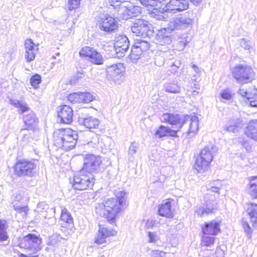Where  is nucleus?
I'll return each mask as SVG.
<instances>
[{
    "instance_id": "41",
    "label": "nucleus",
    "mask_w": 257,
    "mask_h": 257,
    "mask_svg": "<svg viewBox=\"0 0 257 257\" xmlns=\"http://www.w3.org/2000/svg\"><path fill=\"white\" fill-rule=\"evenodd\" d=\"M41 81V77L39 74H35L32 76L30 79L31 85L35 88L38 87Z\"/></svg>"
},
{
    "instance_id": "26",
    "label": "nucleus",
    "mask_w": 257,
    "mask_h": 257,
    "mask_svg": "<svg viewBox=\"0 0 257 257\" xmlns=\"http://www.w3.org/2000/svg\"><path fill=\"white\" fill-rule=\"evenodd\" d=\"M10 103L18 108V112L20 114H23L24 115L31 110L28 104L24 101L17 99H10Z\"/></svg>"
},
{
    "instance_id": "35",
    "label": "nucleus",
    "mask_w": 257,
    "mask_h": 257,
    "mask_svg": "<svg viewBox=\"0 0 257 257\" xmlns=\"http://www.w3.org/2000/svg\"><path fill=\"white\" fill-rule=\"evenodd\" d=\"M164 89L166 92L173 93L180 92V87L175 83H167L164 85Z\"/></svg>"
},
{
    "instance_id": "18",
    "label": "nucleus",
    "mask_w": 257,
    "mask_h": 257,
    "mask_svg": "<svg viewBox=\"0 0 257 257\" xmlns=\"http://www.w3.org/2000/svg\"><path fill=\"white\" fill-rule=\"evenodd\" d=\"M57 115L62 123L69 124L72 122L73 112L69 105H63L59 106L57 109Z\"/></svg>"
},
{
    "instance_id": "49",
    "label": "nucleus",
    "mask_w": 257,
    "mask_h": 257,
    "mask_svg": "<svg viewBox=\"0 0 257 257\" xmlns=\"http://www.w3.org/2000/svg\"><path fill=\"white\" fill-rule=\"evenodd\" d=\"M243 227L245 233L247 234L249 237H251L252 234V230L248 223L247 222L243 223Z\"/></svg>"
},
{
    "instance_id": "4",
    "label": "nucleus",
    "mask_w": 257,
    "mask_h": 257,
    "mask_svg": "<svg viewBox=\"0 0 257 257\" xmlns=\"http://www.w3.org/2000/svg\"><path fill=\"white\" fill-rule=\"evenodd\" d=\"M233 77L241 84L251 82L254 78V72L252 68L242 64L234 66L231 71Z\"/></svg>"
},
{
    "instance_id": "25",
    "label": "nucleus",
    "mask_w": 257,
    "mask_h": 257,
    "mask_svg": "<svg viewBox=\"0 0 257 257\" xmlns=\"http://www.w3.org/2000/svg\"><path fill=\"white\" fill-rule=\"evenodd\" d=\"M183 125L185 123H188L189 125L188 134H195L198 130V117L196 115L189 116L185 115L184 118Z\"/></svg>"
},
{
    "instance_id": "42",
    "label": "nucleus",
    "mask_w": 257,
    "mask_h": 257,
    "mask_svg": "<svg viewBox=\"0 0 257 257\" xmlns=\"http://www.w3.org/2000/svg\"><path fill=\"white\" fill-rule=\"evenodd\" d=\"M148 241L150 243H156L160 237L156 232L149 231L148 233Z\"/></svg>"
},
{
    "instance_id": "38",
    "label": "nucleus",
    "mask_w": 257,
    "mask_h": 257,
    "mask_svg": "<svg viewBox=\"0 0 257 257\" xmlns=\"http://www.w3.org/2000/svg\"><path fill=\"white\" fill-rule=\"evenodd\" d=\"M80 102L89 103L93 99V95L89 92H80Z\"/></svg>"
},
{
    "instance_id": "23",
    "label": "nucleus",
    "mask_w": 257,
    "mask_h": 257,
    "mask_svg": "<svg viewBox=\"0 0 257 257\" xmlns=\"http://www.w3.org/2000/svg\"><path fill=\"white\" fill-rule=\"evenodd\" d=\"M246 212L253 228L257 229V204L252 202L246 204Z\"/></svg>"
},
{
    "instance_id": "13",
    "label": "nucleus",
    "mask_w": 257,
    "mask_h": 257,
    "mask_svg": "<svg viewBox=\"0 0 257 257\" xmlns=\"http://www.w3.org/2000/svg\"><path fill=\"white\" fill-rule=\"evenodd\" d=\"M80 56L87 57L91 63L96 65H101L103 63V58L102 55L95 49L86 46L81 49L79 52Z\"/></svg>"
},
{
    "instance_id": "5",
    "label": "nucleus",
    "mask_w": 257,
    "mask_h": 257,
    "mask_svg": "<svg viewBox=\"0 0 257 257\" xmlns=\"http://www.w3.org/2000/svg\"><path fill=\"white\" fill-rule=\"evenodd\" d=\"M83 161L81 172L87 173L89 175H93L94 173L98 172L102 163L100 156L91 154H86Z\"/></svg>"
},
{
    "instance_id": "50",
    "label": "nucleus",
    "mask_w": 257,
    "mask_h": 257,
    "mask_svg": "<svg viewBox=\"0 0 257 257\" xmlns=\"http://www.w3.org/2000/svg\"><path fill=\"white\" fill-rule=\"evenodd\" d=\"M155 60L156 65L158 66H161L164 63V59L160 55L156 56Z\"/></svg>"
},
{
    "instance_id": "63",
    "label": "nucleus",
    "mask_w": 257,
    "mask_h": 257,
    "mask_svg": "<svg viewBox=\"0 0 257 257\" xmlns=\"http://www.w3.org/2000/svg\"><path fill=\"white\" fill-rule=\"evenodd\" d=\"M108 254L106 253L105 254H102L100 256H99V257H108Z\"/></svg>"
},
{
    "instance_id": "20",
    "label": "nucleus",
    "mask_w": 257,
    "mask_h": 257,
    "mask_svg": "<svg viewBox=\"0 0 257 257\" xmlns=\"http://www.w3.org/2000/svg\"><path fill=\"white\" fill-rule=\"evenodd\" d=\"M185 115L178 114L166 113L161 116L163 122H167L172 125H176L178 128H181L183 125L184 118Z\"/></svg>"
},
{
    "instance_id": "43",
    "label": "nucleus",
    "mask_w": 257,
    "mask_h": 257,
    "mask_svg": "<svg viewBox=\"0 0 257 257\" xmlns=\"http://www.w3.org/2000/svg\"><path fill=\"white\" fill-rule=\"evenodd\" d=\"M138 149V145L136 142L132 143L128 150V156L133 157L134 155L137 152Z\"/></svg>"
},
{
    "instance_id": "39",
    "label": "nucleus",
    "mask_w": 257,
    "mask_h": 257,
    "mask_svg": "<svg viewBox=\"0 0 257 257\" xmlns=\"http://www.w3.org/2000/svg\"><path fill=\"white\" fill-rule=\"evenodd\" d=\"M169 127L161 125L159 129L156 132L155 135L156 137L161 138L167 136Z\"/></svg>"
},
{
    "instance_id": "55",
    "label": "nucleus",
    "mask_w": 257,
    "mask_h": 257,
    "mask_svg": "<svg viewBox=\"0 0 257 257\" xmlns=\"http://www.w3.org/2000/svg\"><path fill=\"white\" fill-rule=\"evenodd\" d=\"M192 68L193 69V71L196 73V75H199L201 73V71L199 69V68L195 64L192 65Z\"/></svg>"
},
{
    "instance_id": "12",
    "label": "nucleus",
    "mask_w": 257,
    "mask_h": 257,
    "mask_svg": "<svg viewBox=\"0 0 257 257\" xmlns=\"http://www.w3.org/2000/svg\"><path fill=\"white\" fill-rule=\"evenodd\" d=\"M189 5V0H170L164 9L167 12L176 14L188 9Z\"/></svg>"
},
{
    "instance_id": "48",
    "label": "nucleus",
    "mask_w": 257,
    "mask_h": 257,
    "mask_svg": "<svg viewBox=\"0 0 257 257\" xmlns=\"http://www.w3.org/2000/svg\"><path fill=\"white\" fill-rule=\"evenodd\" d=\"M221 96L222 98L225 99H230L232 98V94L230 90L226 89L223 90L221 93Z\"/></svg>"
},
{
    "instance_id": "3",
    "label": "nucleus",
    "mask_w": 257,
    "mask_h": 257,
    "mask_svg": "<svg viewBox=\"0 0 257 257\" xmlns=\"http://www.w3.org/2000/svg\"><path fill=\"white\" fill-rule=\"evenodd\" d=\"M42 239L39 236L32 233H29L24 236L20 241L19 246L24 249L29 253L27 255L22 253L19 254V257H39V255H33L42 249Z\"/></svg>"
},
{
    "instance_id": "37",
    "label": "nucleus",
    "mask_w": 257,
    "mask_h": 257,
    "mask_svg": "<svg viewBox=\"0 0 257 257\" xmlns=\"http://www.w3.org/2000/svg\"><path fill=\"white\" fill-rule=\"evenodd\" d=\"M60 218L62 221L67 224L73 223V218L70 213L65 208L62 209Z\"/></svg>"
},
{
    "instance_id": "6",
    "label": "nucleus",
    "mask_w": 257,
    "mask_h": 257,
    "mask_svg": "<svg viewBox=\"0 0 257 257\" xmlns=\"http://www.w3.org/2000/svg\"><path fill=\"white\" fill-rule=\"evenodd\" d=\"M94 184V175L82 173L80 170L78 174L74 176L72 186L76 190H83L92 187Z\"/></svg>"
},
{
    "instance_id": "2",
    "label": "nucleus",
    "mask_w": 257,
    "mask_h": 257,
    "mask_svg": "<svg viewBox=\"0 0 257 257\" xmlns=\"http://www.w3.org/2000/svg\"><path fill=\"white\" fill-rule=\"evenodd\" d=\"M77 139L78 135L76 132L70 128L58 130L54 133L55 145L65 151L73 149Z\"/></svg>"
},
{
    "instance_id": "47",
    "label": "nucleus",
    "mask_w": 257,
    "mask_h": 257,
    "mask_svg": "<svg viewBox=\"0 0 257 257\" xmlns=\"http://www.w3.org/2000/svg\"><path fill=\"white\" fill-rule=\"evenodd\" d=\"M196 212L198 215L202 217L205 215H208L209 210L207 208H204V207H200L196 211Z\"/></svg>"
},
{
    "instance_id": "30",
    "label": "nucleus",
    "mask_w": 257,
    "mask_h": 257,
    "mask_svg": "<svg viewBox=\"0 0 257 257\" xmlns=\"http://www.w3.org/2000/svg\"><path fill=\"white\" fill-rule=\"evenodd\" d=\"M24 122L28 126V128H30L37 122V118L34 112L31 110L27 113L24 115Z\"/></svg>"
},
{
    "instance_id": "46",
    "label": "nucleus",
    "mask_w": 257,
    "mask_h": 257,
    "mask_svg": "<svg viewBox=\"0 0 257 257\" xmlns=\"http://www.w3.org/2000/svg\"><path fill=\"white\" fill-rule=\"evenodd\" d=\"M151 257H166V252L159 250H153L151 252Z\"/></svg>"
},
{
    "instance_id": "62",
    "label": "nucleus",
    "mask_w": 257,
    "mask_h": 257,
    "mask_svg": "<svg viewBox=\"0 0 257 257\" xmlns=\"http://www.w3.org/2000/svg\"><path fill=\"white\" fill-rule=\"evenodd\" d=\"M14 209L16 210H17V211H19L20 212V206H14Z\"/></svg>"
},
{
    "instance_id": "58",
    "label": "nucleus",
    "mask_w": 257,
    "mask_h": 257,
    "mask_svg": "<svg viewBox=\"0 0 257 257\" xmlns=\"http://www.w3.org/2000/svg\"><path fill=\"white\" fill-rule=\"evenodd\" d=\"M68 100L72 103H76L75 100L74 99L73 93H71L69 95L68 97Z\"/></svg>"
},
{
    "instance_id": "61",
    "label": "nucleus",
    "mask_w": 257,
    "mask_h": 257,
    "mask_svg": "<svg viewBox=\"0 0 257 257\" xmlns=\"http://www.w3.org/2000/svg\"><path fill=\"white\" fill-rule=\"evenodd\" d=\"M157 17L156 18V19H157L159 20H164L165 19V17L162 15H158L157 16Z\"/></svg>"
},
{
    "instance_id": "54",
    "label": "nucleus",
    "mask_w": 257,
    "mask_h": 257,
    "mask_svg": "<svg viewBox=\"0 0 257 257\" xmlns=\"http://www.w3.org/2000/svg\"><path fill=\"white\" fill-rule=\"evenodd\" d=\"M74 97L75 102L80 103V92L73 93Z\"/></svg>"
},
{
    "instance_id": "17",
    "label": "nucleus",
    "mask_w": 257,
    "mask_h": 257,
    "mask_svg": "<svg viewBox=\"0 0 257 257\" xmlns=\"http://www.w3.org/2000/svg\"><path fill=\"white\" fill-rule=\"evenodd\" d=\"M99 28L106 32H112L117 28V23L114 18L106 15L101 18L99 22Z\"/></svg>"
},
{
    "instance_id": "11",
    "label": "nucleus",
    "mask_w": 257,
    "mask_h": 257,
    "mask_svg": "<svg viewBox=\"0 0 257 257\" xmlns=\"http://www.w3.org/2000/svg\"><path fill=\"white\" fill-rule=\"evenodd\" d=\"M151 24L144 20H139L131 27L132 32L136 36L143 38L149 37L152 33Z\"/></svg>"
},
{
    "instance_id": "9",
    "label": "nucleus",
    "mask_w": 257,
    "mask_h": 257,
    "mask_svg": "<svg viewBox=\"0 0 257 257\" xmlns=\"http://www.w3.org/2000/svg\"><path fill=\"white\" fill-rule=\"evenodd\" d=\"M150 47V44L147 40L136 39L131 49L130 54V59L133 62H136L140 59L143 52L147 51Z\"/></svg>"
},
{
    "instance_id": "45",
    "label": "nucleus",
    "mask_w": 257,
    "mask_h": 257,
    "mask_svg": "<svg viewBox=\"0 0 257 257\" xmlns=\"http://www.w3.org/2000/svg\"><path fill=\"white\" fill-rule=\"evenodd\" d=\"M97 138L98 140V145L100 147H106V145L105 143V142H106L107 141L109 140V138L106 136H97Z\"/></svg>"
},
{
    "instance_id": "53",
    "label": "nucleus",
    "mask_w": 257,
    "mask_h": 257,
    "mask_svg": "<svg viewBox=\"0 0 257 257\" xmlns=\"http://www.w3.org/2000/svg\"><path fill=\"white\" fill-rule=\"evenodd\" d=\"M109 5L113 7H119L122 3L118 0H108Z\"/></svg>"
},
{
    "instance_id": "14",
    "label": "nucleus",
    "mask_w": 257,
    "mask_h": 257,
    "mask_svg": "<svg viewBox=\"0 0 257 257\" xmlns=\"http://www.w3.org/2000/svg\"><path fill=\"white\" fill-rule=\"evenodd\" d=\"M208 159L209 148L205 147L196 158L194 166L195 169L198 172H203L207 171L208 168Z\"/></svg>"
},
{
    "instance_id": "31",
    "label": "nucleus",
    "mask_w": 257,
    "mask_h": 257,
    "mask_svg": "<svg viewBox=\"0 0 257 257\" xmlns=\"http://www.w3.org/2000/svg\"><path fill=\"white\" fill-rule=\"evenodd\" d=\"M118 14L120 17L123 20L130 19V14L129 6L126 5L124 3H122L118 7Z\"/></svg>"
},
{
    "instance_id": "52",
    "label": "nucleus",
    "mask_w": 257,
    "mask_h": 257,
    "mask_svg": "<svg viewBox=\"0 0 257 257\" xmlns=\"http://www.w3.org/2000/svg\"><path fill=\"white\" fill-rule=\"evenodd\" d=\"M158 223H159V222H157L156 220H154L152 219H149V220H148L146 222V226L148 227H151L154 226H157Z\"/></svg>"
},
{
    "instance_id": "51",
    "label": "nucleus",
    "mask_w": 257,
    "mask_h": 257,
    "mask_svg": "<svg viewBox=\"0 0 257 257\" xmlns=\"http://www.w3.org/2000/svg\"><path fill=\"white\" fill-rule=\"evenodd\" d=\"M222 186V185L220 181L217 182L216 186L211 187V192L219 194L220 189L221 188Z\"/></svg>"
},
{
    "instance_id": "28",
    "label": "nucleus",
    "mask_w": 257,
    "mask_h": 257,
    "mask_svg": "<svg viewBox=\"0 0 257 257\" xmlns=\"http://www.w3.org/2000/svg\"><path fill=\"white\" fill-rule=\"evenodd\" d=\"M171 205L170 201H167L160 205L158 210L159 215L168 218H172L173 214L171 210Z\"/></svg>"
},
{
    "instance_id": "7",
    "label": "nucleus",
    "mask_w": 257,
    "mask_h": 257,
    "mask_svg": "<svg viewBox=\"0 0 257 257\" xmlns=\"http://www.w3.org/2000/svg\"><path fill=\"white\" fill-rule=\"evenodd\" d=\"M168 27L159 31L156 36L158 48L162 52L167 53L172 47V37L171 32Z\"/></svg>"
},
{
    "instance_id": "34",
    "label": "nucleus",
    "mask_w": 257,
    "mask_h": 257,
    "mask_svg": "<svg viewBox=\"0 0 257 257\" xmlns=\"http://www.w3.org/2000/svg\"><path fill=\"white\" fill-rule=\"evenodd\" d=\"M7 221L5 219H0V241H4L7 240L8 235L7 232Z\"/></svg>"
},
{
    "instance_id": "27",
    "label": "nucleus",
    "mask_w": 257,
    "mask_h": 257,
    "mask_svg": "<svg viewBox=\"0 0 257 257\" xmlns=\"http://www.w3.org/2000/svg\"><path fill=\"white\" fill-rule=\"evenodd\" d=\"M248 194L252 199H257V176L248 178Z\"/></svg>"
},
{
    "instance_id": "16",
    "label": "nucleus",
    "mask_w": 257,
    "mask_h": 257,
    "mask_svg": "<svg viewBox=\"0 0 257 257\" xmlns=\"http://www.w3.org/2000/svg\"><path fill=\"white\" fill-rule=\"evenodd\" d=\"M130 41L127 37L124 35H119L116 36L114 48L117 57H122L128 49Z\"/></svg>"
},
{
    "instance_id": "10",
    "label": "nucleus",
    "mask_w": 257,
    "mask_h": 257,
    "mask_svg": "<svg viewBox=\"0 0 257 257\" xmlns=\"http://www.w3.org/2000/svg\"><path fill=\"white\" fill-rule=\"evenodd\" d=\"M192 19L186 15H180L172 19L168 24L169 30H184L192 23Z\"/></svg>"
},
{
    "instance_id": "60",
    "label": "nucleus",
    "mask_w": 257,
    "mask_h": 257,
    "mask_svg": "<svg viewBox=\"0 0 257 257\" xmlns=\"http://www.w3.org/2000/svg\"><path fill=\"white\" fill-rule=\"evenodd\" d=\"M179 44L183 48L185 47L186 45V42L183 40L180 41Z\"/></svg>"
},
{
    "instance_id": "59",
    "label": "nucleus",
    "mask_w": 257,
    "mask_h": 257,
    "mask_svg": "<svg viewBox=\"0 0 257 257\" xmlns=\"http://www.w3.org/2000/svg\"><path fill=\"white\" fill-rule=\"evenodd\" d=\"M194 5H199L202 1V0H190Z\"/></svg>"
},
{
    "instance_id": "24",
    "label": "nucleus",
    "mask_w": 257,
    "mask_h": 257,
    "mask_svg": "<svg viewBox=\"0 0 257 257\" xmlns=\"http://www.w3.org/2000/svg\"><path fill=\"white\" fill-rule=\"evenodd\" d=\"M249 106L257 107V89L255 87L241 94Z\"/></svg>"
},
{
    "instance_id": "40",
    "label": "nucleus",
    "mask_w": 257,
    "mask_h": 257,
    "mask_svg": "<svg viewBox=\"0 0 257 257\" xmlns=\"http://www.w3.org/2000/svg\"><path fill=\"white\" fill-rule=\"evenodd\" d=\"M130 18L138 16L141 13V8L129 4Z\"/></svg>"
},
{
    "instance_id": "44",
    "label": "nucleus",
    "mask_w": 257,
    "mask_h": 257,
    "mask_svg": "<svg viewBox=\"0 0 257 257\" xmlns=\"http://www.w3.org/2000/svg\"><path fill=\"white\" fill-rule=\"evenodd\" d=\"M80 0H69L68 8L69 10H73L78 8L80 5Z\"/></svg>"
},
{
    "instance_id": "15",
    "label": "nucleus",
    "mask_w": 257,
    "mask_h": 257,
    "mask_svg": "<svg viewBox=\"0 0 257 257\" xmlns=\"http://www.w3.org/2000/svg\"><path fill=\"white\" fill-rule=\"evenodd\" d=\"M116 233L115 230L99 225L98 232L94 238V243L98 245L105 243L108 237L115 235Z\"/></svg>"
},
{
    "instance_id": "56",
    "label": "nucleus",
    "mask_w": 257,
    "mask_h": 257,
    "mask_svg": "<svg viewBox=\"0 0 257 257\" xmlns=\"http://www.w3.org/2000/svg\"><path fill=\"white\" fill-rule=\"evenodd\" d=\"M167 136H170L172 137H177V131L172 130L170 128H169V131H168Z\"/></svg>"
},
{
    "instance_id": "8",
    "label": "nucleus",
    "mask_w": 257,
    "mask_h": 257,
    "mask_svg": "<svg viewBox=\"0 0 257 257\" xmlns=\"http://www.w3.org/2000/svg\"><path fill=\"white\" fill-rule=\"evenodd\" d=\"M35 167L36 165L33 162L22 159L16 162L15 166V172L16 174L19 177L30 176Z\"/></svg>"
},
{
    "instance_id": "33",
    "label": "nucleus",
    "mask_w": 257,
    "mask_h": 257,
    "mask_svg": "<svg viewBox=\"0 0 257 257\" xmlns=\"http://www.w3.org/2000/svg\"><path fill=\"white\" fill-rule=\"evenodd\" d=\"M202 238L201 245L208 247L209 246V223H205V226L202 227Z\"/></svg>"
},
{
    "instance_id": "64",
    "label": "nucleus",
    "mask_w": 257,
    "mask_h": 257,
    "mask_svg": "<svg viewBox=\"0 0 257 257\" xmlns=\"http://www.w3.org/2000/svg\"><path fill=\"white\" fill-rule=\"evenodd\" d=\"M20 198H21V197H20V195H19V197L18 198V199H20Z\"/></svg>"
},
{
    "instance_id": "57",
    "label": "nucleus",
    "mask_w": 257,
    "mask_h": 257,
    "mask_svg": "<svg viewBox=\"0 0 257 257\" xmlns=\"http://www.w3.org/2000/svg\"><path fill=\"white\" fill-rule=\"evenodd\" d=\"M29 209L27 206L20 207V213H24L25 215L27 214Z\"/></svg>"
},
{
    "instance_id": "32",
    "label": "nucleus",
    "mask_w": 257,
    "mask_h": 257,
    "mask_svg": "<svg viewBox=\"0 0 257 257\" xmlns=\"http://www.w3.org/2000/svg\"><path fill=\"white\" fill-rule=\"evenodd\" d=\"M245 133L251 138L254 137V135L257 133V120H252L248 122Z\"/></svg>"
},
{
    "instance_id": "22",
    "label": "nucleus",
    "mask_w": 257,
    "mask_h": 257,
    "mask_svg": "<svg viewBox=\"0 0 257 257\" xmlns=\"http://www.w3.org/2000/svg\"><path fill=\"white\" fill-rule=\"evenodd\" d=\"M78 123L82 125H84L86 128L89 129L92 128H99L101 133L104 132V128H99V120L95 117L90 116H79L78 119Z\"/></svg>"
},
{
    "instance_id": "1",
    "label": "nucleus",
    "mask_w": 257,
    "mask_h": 257,
    "mask_svg": "<svg viewBox=\"0 0 257 257\" xmlns=\"http://www.w3.org/2000/svg\"><path fill=\"white\" fill-rule=\"evenodd\" d=\"M115 198L107 199L104 202L97 203L95 213L107 219L111 223L114 221L117 215L126 206V193L122 190H116Z\"/></svg>"
},
{
    "instance_id": "19",
    "label": "nucleus",
    "mask_w": 257,
    "mask_h": 257,
    "mask_svg": "<svg viewBox=\"0 0 257 257\" xmlns=\"http://www.w3.org/2000/svg\"><path fill=\"white\" fill-rule=\"evenodd\" d=\"M124 70L125 68L121 63L109 65L106 67L107 77L114 81L123 75Z\"/></svg>"
},
{
    "instance_id": "29",
    "label": "nucleus",
    "mask_w": 257,
    "mask_h": 257,
    "mask_svg": "<svg viewBox=\"0 0 257 257\" xmlns=\"http://www.w3.org/2000/svg\"><path fill=\"white\" fill-rule=\"evenodd\" d=\"M30 128H22L18 134V139L20 142L23 145L27 144L31 139V133L30 132Z\"/></svg>"
},
{
    "instance_id": "36",
    "label": "nucleus",
    "mask_w": 257,
    "mask_h": 257,
    "mask_svg": "<svg viewBox=\"0 0 257 257\" xmlns=\"http://www.w3.org/2000/svg\"><path fill=\"white\" fill-rule=\"evenodd\" d=\"M221 221L212 220L210 222V234L216 235L221 232Z\"/></svg>"
},
{
    "instance_id": "21",
    "label": "nucleus",
    "mask_w": 257,
    "mask_h": 257,
    "mask_svg": "<svg viewBox=\"0 0 257 257\" xmlns=\"http://www.w3.org/2000/svg\"><path fill=\"white\" fill-rule=\"evenodd\" d=\"M25 58L27 62H31L35 59L38 52V45L34 44L31 39H27L25 43Z\"/></svg>"
}]
</instances>
